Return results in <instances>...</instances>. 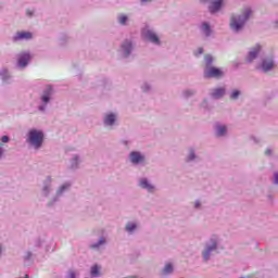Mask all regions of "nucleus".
I'll return each instance as SVG.
<instances>
[{"label":"nucleus","mask_w":278,"mask_h":278,"mask_svg":"<svg viewBox=\"0 0 278 278\" xmlns=\"http://www.w3.org/2000/svg\"><path fill=\"white\" fill-rule=\"evenodd\" d=\"M225 96V89L224 88H217L213 91L212 97H214V99H220V97Z\"/></svg>","instance_id":"nucleus-13"},{"label":"nucleus","mask_w":278,"mask_h":278,"mask_svg":"<svg viewBox=\"0 0 278 278\" xmlns=\"http://www.w3.org/2000/svg\"><path fill=\"white\" fill-rule=\"evenodd\" d=\"M194 160V152H190L189 154V161Z\"/></svg>","instance_id":"nucleus-29"},{"label":"nucleus","mask_w":278,"mask_h":278,"mask_svg":"<svg viewBox=\"0 0 278 278\" xmlns=\"http://www.w3.org/2000/svg\"><path fill=\"white\" fill-rule=\"evenodd\" d=\"M39 110H45V108L40 106Z\"/></svg>","instance_id":"nucleus-37"},{"label":"nucleus","mask_w":278,"mask_h":278,"mask_svg":"<svg viewBox=\"0 0 278 278\" xmlns=\"http://www.w3.org/2000/svg\"><path fill=\"white\" fill-rule=\"evenodd\" d=\"M91 277H99V266L94 265L91 267Z\"/></svg>","instance_id":"nucleus-20"},{"label":"nucleus","mask_w":278,"mask_h":278,"mask_svg":"<svg viewBox=\"0 0 278 278\" xmlns=\"http://www.w3.org/2000/svg\"><path fill=\"white\" fill-rule=\"evenodd\" d=\"M66 188H68V186H66V185L62 186L60 189V192H64V190H66Z\"/></svg>","instance_id":"nucleus-30"},{"label":"nucleus","mask_w":278,"mask_h":278,"mask_svg":"<svg viewBox=\"0 0 278 278\" xmlns=\"http://www.w3.org/2000/svg\"><path fill=\"white\" fill-rule=\"evenodd\" d=\"M99 244H105V239H101Z\"/></svg>","instance_id":"nucleus-32"},{"label":"nucleus","mask_w":278,"mask_h":278,"mask_svg":"<svg viewBox=\"0 0 278 278\" xmlns=\"http://www.w3.org/2000/svg\"><path fill=\"white\" fill-rule=\"evenodd\" d=\"M119 23H121L122 25H125V24L127 23V16H126V15H121V16H119Z\"/></svg>","instance_id":"nucleus-24"},{"label":"nucleus","mask_w":278,"mask_h":278,"mask_svg":"<svg viewBox=\"0 0 278 278\" xmlns=\"http://www.w3.org/2000/svg\"><path fill=\"white\" fill-rule=\"evenodd\" d=\"M1 141L4 142V143L10 142V137L3 136Z\"/></svg>","instance_id":"nucleus-26"},{"label":"nucleus","mask_w":278,"mask_h":278,"mask_svg":"<svg viewBox=\"0 0 278 278\" xmlns=\"http://www.w3.org/2000/svg\"><path fill=\"white\" fill-rule=\"evenodd\" d=\"M274 184H278V174L277 173L274 175Z\"/></svg>","instance_id":"nucleus-28"},{"label":"nucleus","mask_w":278,"mask_h":278,"mask_svg":"<svg viewBox=\"0 0 278 278\" xmlns=\"http://www.w3.org/2000/svg\"><path fill=\"white\" fill-rule=\"evenodd\" d=\"M28 16H31V12L27 11Z\"/></svg>","instance_id":"nucleus-35"},{"label":"nucleus","mask_w":278,"mask_h":278,"mask_svg":"<svg viewBox=\"0 0 278 278\" xmlns=\"http://www.w3.org/2000/svg\"><path fill=\"white\" fill-rule=\"evenodd\" d=\"M140 186L141 188H146L147 190H153V186H151L147 179H142L140 181Z\"/></svg>","instance_id":"nucleus-16"},{"label":"nucleus","mask_w":278,"mask_h":278,"mask_svg":"<svg viewBox=\"0 0 278 278\" xmlns=\"http://www.w3.org/2000/svg\"><path fill=\"white\" fill-rule=\"evenodd\" d=\"M0 75L3 80L8 79V70H3Z\"/></svg>","instance_id":"nucleus-25"},{"label":"nucleus","mask_w":278,"mask_h":278,"mask_svg":"<svg viewBox=\"0 0 278 278\" xmlns=\"http://www.w3.org/2000/svg\"><path fill=\"white\" fill-rule=\"evenodd\" d=\"M238 97H240V91L235 90V91H232L230 99H238Z\"/></svg>","instance_id":"nucleus-23"},{"label":"nucleus","mask_w":278,"mask_h":278,"mask_svg":"<svg viewBox=\"0 0 278 278\" xmlns=\"http://www.w3.org/2000/svg\"><path fill=\"white\" fill-rule=\"evenodd\" d=\"M143 36H144L146 40H149L150 42H153L154 45H160V38L157 37V35H155V33H153L151 30H146V31H143Z\"/></svg>","instance_id":"nucleus-4"},{"label":"nucleus","mask_w":278,"mask_h":278,"mask_svg":"<svg viewBox=\"0 0 278 278\" xmlns=\"http://www.w3.org/2000/svg\"><path fill=\"white\" fill-rule=\"evenodd\" d=\"M249 16H251V9H245L242 15H233L230 20V28L233 31H240L247 21H249Z\"/></svg>","instance_id":"nucleus-1"},{"label":"nucleus","mask_w":278,"mask_h":278,"mask_svg":"<svg viewBox=\"0 0 278 278\" xmlns=\"http://www.w3.org/2000/svg\"><path fill=\"white\" fill-rule=\"evenodd\" d=\"M122 49L125 53V58H127V55H129V53H131V42L129 41H125L123 45H122Z\"/></svg>","instance_id":"nucleus-12"},{"label":"nucleus","mask_w":278,"mask_h":278,"mask_svg":"<svg viewBox=\"0 0 278 278\" xmlns=\"http://www.w3.org/2000/svg\"><path fill=\"white\" fill-rule=\"evenodd\" d=\"M202 30L204 31L205 36H210L212 34V29H210V24L203 23Z\"/></svg>","instance_id":"nucleus-17"},{"label":"nucleus","mask_w":278,"mask_h":278,"mask_svg":"<svg viewBox=\"0 0 278 278\" xmlns=\"http://www.w3.org/2000/svg\"><path fill=\"white\" fill-rule=\"evenodd\" d=\"M201 54H203V48H199L198 52H195V55H201Z\"/></svg>","instance_id":"nucleus-27"},{"label":"nucleus","mask_w":278,"mask_h":278,"mask_svg":"<svg viewBox=\"0 0 278 278\" xmlns=\"http://www.w3.org/2000/svg\"><path fill=\"white\" fill-rule=\"evenodd\" d=\"M204 60H205V62H206V66H210V64H212V62H213V58H212V55H210V54H206L205 56H204Z\"/></svg>","instance_id":"nucleus-21"},{"label":"nucleus","mask_w":278,"mask_h":278,"mask_svg":"<svg viewBox=\"0 0 278 278\" xmlns=\"http://www.w3.org/2000/svg\"><path fill=\"white\" fill-rule=\"evenodd\" d=\"M43 140H45V134H42V131L31 129L28 132L27 141L29 142V144H31V147L36 149H40L42 147Z\"/></svg>","instance_id":"nucleus-2"},{"label":"nucleus","mask_w":278,"mask_h":278,"mask_svg":"<svg viewBox=\"0 0 278 278\" xmlns=\"http://www.w3.org/2000/svg\"><path fill=\"white\" fill-rule=\"evenodd\" d=\"M52 92H53V89L51 87H48L47 91L43 93L41 98L43 103H49V99H50L49 97H51Z\"/></svg>","instance_id":"nucleus-14"},{"label":"nucleus","mask_w":278,"mask_h":278,"mask_svg":"<svg viewBox=\"0 0 278 278\" xmlns=\"http://www.w3.org/2000/svg\"><path fill=\"white\" fill-rule=\"evenodd\" d=\"M29 60H31L29 53H21L18 56V66L25 68V66H27V64L29 63Z\"/></svg>","instance_id":"nucleus-6"},{"label":"nucleus","mask_w":278,"mask_h":278,"mask_svg":"<svg viewBox=\"0 0 278 278\" xmlns=\"http://www.w3.org/2000/svg\"><path fill=\"white\" fill-rule=\"evenodd\" d=\"M185 94H187V97H188V91H185Z\"/></svg>","instance_id":"nucleus-38"},{"label":"nucleus","mask_w":278,"mask_h":278,"mask_svg":"<svg viewBox=\"0 0 278 278\" xmlns=\"http://www.w3.org/2000/svg\"><path fill=\"white\" fill-rule=\"evenodd\" d=\"M212 251H216V242H213V244L211 247H207L206 250L203 252V257L205 262L210 260V253H212Z\"/></svg>","instance_id":"nucleus-11"},{"label":"nucleus","mask_w":278,"mask_h":278,"mask_svg":"<svg viewBox=\"0 0 278 278\" xmlns=\"http://www.w3.org/2000/svg\"><path fill=\"white\" fill-rule=\"evenodd\" d=\"M222 7H223V0H213L211 2V5L208 7V10L211 14H214L218 12V10H220Z\"/></svg>","instance_id":"nucleus-7"},{"label":"nucleus","mask_w":278,"mask_h":278,"mask_svg":"<svg viewBox=\"0 0 278 278\" xmlns=\"http://www.w3.org/2000/svg\"><path fill=\"white\" fill-rule=\"evenodd\" d=\"M265 154H266V155H270V150H266V151H265Z\"/></svg>","instance_id":"nucleus-33"},{"label":"nucleus","mask_w":278,"mask_h":278,"mask_svg":"<svg viewBox=\"0 0 278 278\" xmlns=\"http://www.w3.org/2000/svg\"><path fill=\"white\" fill-rule=\"evenodd\" d=\"M115 122H116V115H114V114H109L104 118V123L106 125H114Z\"/></svg>","instance_id":"nucleus-15"},{"label":"nucleus","mask_w":278,"mask_h":278,"mask_svg":"<svg viewBox=\"0 0 278 278\" xmlns=\"http://www.w3.org/2000/svg\"><path fill=\"white\" fill-rule=\"evenodd\" d=\"M33 35L29 31H18L15 37L14 40H31Z\"/></svg>","instance_id":"nucleus-9"},{"label":"nucleus","mask_w":278,"mask_h":278,"mask_svg":"<svg viewBox=\"0 0 278 278\" xmlns=\"http://www.w3.org/2000/svg\"><path fill=\"white\" fill-rule=\"evenodd\" d=\"M262 68L265 73H268V71L275 68V62L273 60H264L262 63Z\"/></svg>","instance_id":"nucleus-10"},{"label":"nucleus","mask_w":278,"mask_h":278,"mask_svg":"<svg viewBox=\"0 0 278 278\" xmlns=\"http://www.w3.org/2000/svg\"><path fill=\"white\" fill-rule=\"evenodd\" d=\"M130 162H132V164H140V162H144V156L140 154V152H131Z\"/></svg>","instance_id":"nucleus-8"},{"label":"nucleus","mask_w":278,"mask_h":278,"mask_svg":"<svg viewBox=\"0 0 278 278\" xmlns=\"http://www.w3.org/2000/svg\"><path fill=\"white\" fill-rule=\"evenodd\" d=\"M143 3H147V1H149V0H141Z\"/></svg>","instance_id":"nucleus-36"},{"label":"nucleus","mask_w":278,"mask_h":278,"mask_svg":"<svg viewBox=\"0 0 278 278\" xmlns=\"http://www.w3.org/2000/svg\"><path fill=\"white\" fill-rule=\"evenodd\" d=\"M1 147H3V144L0 143V157L3 155V150L1 149Z\"/></svg>","instance_id":"nucleus-31"},{"label":"nucleus","mask_w":278,"mask_h":278,"mask_svg":"<svg viewBox=\"0 0 278 278\" xmlns=\"http://www.w3.org/2000/svg\"><path fill=\"white\" fill-rule=\"evenodd\" d=\"M204 77H223V71L216 67H210L207 71L204 72Z\"/></svg>","instance_id":"nucleus-3"},{"label":"nucleus","mask_w":278,"mask_h":278,"mask_svg":"<svg viewBox=\"0 0 278 278\" xmlns=\"http://www.w3.org/2000/svg\"><path fill=\"white\" fill-rule=\"evenodd\" d=\"M225 134H227V126H218L217 136H225Z\"/></svg>","instance_id":"nucleus-18"},{"label":"nucleus","mask_w":278,"mask_h":278,"mask_svg":"<svg viewBox=\"0 0 278 278\" xmlns=\"http://www.w3.org/2000/svg\"><path fill=\"white\" fill-rule=\"evenodd\" d=\"M134 229H136V224L129 223L126 225L127 231H134Z\"/></svg>","instance_id":"nucleus-22"},{"label":"nucleus","mask_w":278,"mask_h":278,"mask_svg":"<svg viewBox=\"0 0 278 278\" xmlns=\"http://www.w3.org/2000/svg\"><path fill=\"white\" fill-rule=\"evenodd\" d=\"M164 275H169V273H173V265L170 263H167L163 269Z\"/></svg>","instance_id":"nucleus-19"},{"label":"nucleus","mask_w":278,"mask_h":278,"mask_svg":"<svg viewBox=\"0 0 278 278\" xmlns=\"http://www.w3.org/2000/svg\"><path fill=\"white\" fill-rule=\"evenodd\" d=\"M201 205V203L195 202V207H199Z\"/></svg>","instance_id":"nucleus-34"},{"label":"nucleus","mask_w":278,"mask_h":278,"mask_svg":"<svg viewBox=\"0 0 278 278\" xmlns=\"http://www.w3.org/2000/svg\"><path fill=\"white\" fill-rule=\"evenodd\" d=\"M260 51H262V46L256 45L254 48L251 49V51L248 54L247 62H253L255 58H257Z\"/></svg>","instance_id":"nucleus-5"}]
</instances>
